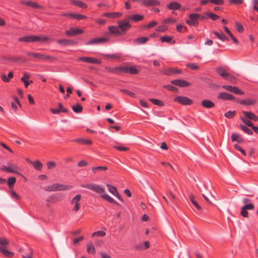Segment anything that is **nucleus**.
Wrapping results in <instances>:
<instances>
[{"mask_svg": "<svg viewBox=\"0 0 258 258\" xmlns=\"http://www.w3.org/2000/svg\"><path fill=\"white\" fill-rule=\"evenodd\" d=\"M218 98L223 100H233L235 99V97L226 92H221L219 94Z\"/></svg>", "mask_w": 258, "mask_h": 258, "instance_id": "14", "label": "nucleus"}, {"mask_svg": "<svg viewBox=\"0 0 258 258\" xmlns=\"http://www.w3.org/2000/svg\"><path fill=\"white\" fill-rule=\"evenodd\" d=\"M235 115V111H228L224 114V116L228 118H232Z\"/></svg>", "mask_w": 258, "mask_h": 258, "instance_id": "53", "label": "nucleus"}, {"mask_svg": "<svg viewBox=\"0 0 258 258\" xmlns=\"http://www.w3.org/2000/svg\"><path fill=\"white\" fill-rule=\"evenodd\" d=\"M149 101L158 106H163L164 105V103L162 101L157 99L150 98Z\"/></svg>", "mask_w": 258, "mask_h": 258, "instance_id": "43", "label": "nucleus"}, {"mask_svg": "<svg viewBox=\"0 0 258 258\" xmlns=\"http://www.w3.org/2000/svg\"><path fill=\"white\" fill-rule=\"evenodd\" d=\"M186 66L193 70H196L198 69V66L195 63H189L187 64Z\"/></svg>", "mask_w": 258, "mask_h": 258, "instance_id": "60", "label": "nucleus"}, {"mask_svg": "<svg viewBox=\"0 0 258 258\" xmlns=\"http://www.w3.org/2000/svg\"><path fill=\"white\" fill-rule=\"evenodd\" d=\"M240 127L241 130H242L245 133H247L248 135H252L253 132H252V131L250 129H249L248 127H247L246 126L241 124L240 125Z\"/></svg>", "mask_w": 258, "mask_h": 258, "instance_id": "48", "label": "nucleus"}, {"mask_svg": "<svg viewBox=\"0 0 258 258\" xmlns=\"http://www.w3.org/2000/svg\"><path fill=\"white\" fill-rule=\"evenodd\" d=\"M47 40L48 38L46 36H39L34 35L25 36L18 39L19 41L25 42H35L39 41L44 42L47 41Z\"/></svg>", "mask_w": 258, "mask_h": 258, "instance_id": "1", "label": "nucleus"}, {"mask_svg": "<svg viewBox=\"0 0 258 258\" xmlns=\"http://www.w3.org/2000/svg\"><path fill=\"white\" fill-rule=\"evenodd\" d=\"M120 91L127 94V95L132 97H135L136 95L134 93L124 89H120Z\"/></svg>", "mask_w": 258, "mask_h": 258, "instance_id": "51", "label": "nucleus"}, {"mask_svg": "<svg viewBox=\"0 0 258 258\" xmlns=\"http://www.w3.org/2000/svg\"><path fill=\"white\" fill-rule=\"evenodd\" d=\"M0 251L6 256L7 257H12L14 254L9 251V250L6 249L5 248L0 246Z\"/></svg>", "mask_w": 258, "mask_h": 258, "instance_id": "42", "label": "nucleus"}, {"mask_svg": "<svg viewBox=\"0 0 258 258\" xmlns=\"http://www.w3.org/2000/svg\"><path fill=\"white\" fill-rule=\"evenodd\" d=\"M21 4L35 9H40L41 6L35 2L30 1H22Z\"/></svg>", "mask_w": 258, "mask_h": 258, "instance_id": "19", "label": "nucleus"}, {"mask_svg": "<svg viewBox=\"0 0 258 258\" xmlns=\"http://www.w3.org/2000/svg\"><path fill=\"white\" fill-rule=\"evenodd\" d=\"M233 93L238 95L244 94V92L240 90L238 87L235 86L234 87Z\"/></svg>", "mask_w": 258, "mask_h": 258, "instance_id": "58", "label": "nucleus"}, {"mask_svg": "<svg viewBox=\"0 0 258 258\" xmlns=\"http://www.w3.org/2000/svg\"><path fill=\"white\" fill-rule=\"evenodd\" d=\"M78 60L79 61L92 64H98L100 63L99 61L97 59L92 57L82 56L79 57L78 58Z\"/></svg>", "mask_w": 258, "mask_h": 258, "instance_id": "12", "label": "nucleus"}, {"mask_svg": "<svg viewBox=\"0 0 258 258\" xmlns=\"http://www.w3.org/2000/svg\"><path fill=\"white\" fill-rule=\"evenodd\" d=\"M171 83L175 86L181 87H187L190 85L189 83H188V82H187L185 80H181V79H177V80H172L171 82Z\"/></svg>", "mask_w": 258, "mask_h": 258, "instance_id": "13", "label": "nucleus"}, {"mask_svg": "<svg viewBox=\"0 0 258 258\" xmlns=\"http://www.w3.org/2000/svg\"><path fill=\"white\" fill-rule=\"evenodd\" d=\"M202 105L206 108H211L215 105L214 103L209 100H204L201 102Z\"/></svg>", "mask_w": 258, "mask_h": 258, "instance_id": "23", "label": "nucleus"}, {"mask_svg": "<svg viewBox=\"0 0 258 258\" xmlns=\"http://www.w3.org/2000/svg\"><path fill=\"white\" fill-rule=\"evenodd\" d=\"M113 148L120 151H125L128 150V148L121 146H114Z\"/></svg>", "mask_w": 258, "mask_h": 258, "instance_id": "59", "label": "nucleus"}, {"mask_svg": "<svg viewBox=\"0 0 258 258\" xmlns=\"http://www.w3.org/2000/svg\"><path fill=\"white\" fill-rule=\"evenodd\" d=\"M172 39V37L168 36H163L160 38V40L162 42L169 43Z\"/></svg>", "mask_w": 258, "mask_h": 258, "instance_id": "52", "label": "nucleus"}, {"mask_svg": "<svg viewBox=\"0 0 258 258\" xmlns=\"http://www.w3.org/2000/svg\"><path fill=\"white\" fill-rule=\"evenodd\" d=\"M106 185L107 187L108 190L111 194H112L113 196L115 195V194H117V190L115 186L108 183L106 184Z\"/></svg>", "mask_w": 258, "mask_h": 258, "instance_id": "37", "label": "nucleus"}, {"mask_svg": "<svg viewBox=\"0 0 258 258\" xmlns=\"http://www.w3.org/2000/svg\"><path fill=\"white\" fill-rule=\"evenodd\" d=\"M231 140L232 142H237L239 143H242L243 141L242 137L236 133L232 134Z\"/></svg>", "mask_w": 258, "mask_h": 258, "instance_id": "30", "label": "nucleus"}, {"mask_svg": "<svg viewBox=\"0 0 258 258\" xmlns=\"http://www.w3.org/2000/svg\"><path fill=\"white\" fill-rule=\"evenodd\" d=\"M160 72L166 76H171L173 75V68H166L163 70H160Z\"/></svg>", "mask_w": 258, "mask_h": 258, "instance_id": "36", "label": "nucleus"}, {"mask_svg": "<svg viewBox=\"0 0 258 258\" xmlns=\"http://www.w3.org/2000/svg\"><path fill=\"white\" fill-rule=\"evenodd\" d=\"M206 15L213 21H215L219 18L218 15L213 13H206Z\"/></svg>", "mask_w": 258, "mask_h": 258, "instance_id": "54", "label": "nucleus"}, {"mask_svg": "<svg viewBox=\"0 0 258 258\" xmlns=\"http://www.w3.org/2000/svg\"><path fill=\"white\" fill-rule=\"evenodd\" d=\"M217 73L224 79L230 81L232 83H234L235 79L228 73L225 69L222 68H218L217 69Z\"/></svg>", "mask_w": 258, "mask_h": 258, "instance_id": "7", "label": "nucleus"}, {"mask_svg": "<svg viewBox=\"0 0 258 258\" xmlns=\"http://www.w3.org/2000/svg\"><path fill=\"white\" fill-rule=\"evenodd\" d=\"M57 43L62 46H67L73 44V41L65 39L57 40Z\"/></svg>", "mask_w": 258, "mask_h": 258, "instance_id": "32", "label": "nucleus"}, {"mask_svg": "<svg viewBox=\"0 0 258 258\" xmlns=\"http://www.w3.org/2000/svg\"><path fill=\"white\" fill-rule=\"evenodd\" d=\"M13 78V73L12 72H10L8 74V75L7 76L6 74H4L1 75V79L2 81L4 82L8 83L10 81L11 79Z\"/></svg>", "mask_w": 258, "mask_h": 258, "instance_id": "25", "label": "nucleus"}, {"mask_svg": "<svg viewBox=\"0 0 258 258\" xmlns=\"http://www.w3.org/2000/svg\"><path fill=\"white\" fill-rule=\"evenodd\" d=\"M126 66H119L115 67V74H118L121 73H125Z\"/></svg>", "mask_w": 258, "mask_h": 258, "instance_id": "40", "label": "nucleus"}, {"mask_svg": "<svg viewBox=\"0 0 258 258\" xmlns=\"http://www.w3.org/2000/svg\"><path fill=\"white\" fill-rule=\"evenodd\" d=\"M109 41V38L106 37H97L87 42L86 45L96 44L106 42Z\"/></svg>", "mask_w": 258, "mask_h": 258, "instance_id": "11", "label": "nucleus"}, {"mask_svg": "<svg viewBox=\"0 0 258 258\" xmlns=\"http://www.w3.org/2000/svg\"><path fill=\"white\" fill-rule=\"evenodd\" d=\"M0 170L3 171H6L7 172H13L9 167L8 165L5 166V165H2L0 167Z\"/></svg>", "mask_w": 258, "mask_h": 258, "instance_id": "61", "label": "nucleus"}, {"mask_svg": "<svg viewBox=\"0 0 258 258\" xmlns=\"http://www.w3.org/2000/svg\"><path fill=\"white\" fill-rule=\"evenodd\" d=\"M81 187L92 190L97 194H103L105 192V190L104 188H103L100 185L96 184L94 183L82 184L81 185Z\"/></svg>", "mask_w": 258, "mask_h": 258, "instance_id": "2", "label": "nucleus"}, {"mask_svg": "<svg viewBox=\"0 0 258 258\" xmlns=\"http://www.w3.org/2000/svg\"><path fill=\"white\" fill-rule=\"evenodd\" d=\"M234 87L230 85H223L222 87L229 92H233Z\"/></svg>", "mask_w": 258, "mask_h": 258, "instance_id": "63", "label": "nucleus"}, {"mask_svg": "<svg viewBox=\"0 0 258 258\" xmlns=\"http://www.w3.org/2000/svg\"><path fill=\"white\" fill-rule=\"evenodd\" d=\"M14 100L15 102H11V107L12 109L16 111L17 109V106L16 103H17L20 107H21L22 105L17 97H14Z\"/></svg>", "mask_w": 258, "mask_h": 258, "instance_id": "39", "label": "nucleus"}, {"mask_svg": "<svg viewBox=\"0 0 258 258\" xmlns=\"http://www.w3.org/2000/svg\"><path fill=\"white\" fill-rule=\"evenodd\" d=\"M70 17L78 20H81L82 19H86L87 18L86 16L85 15L74 13H72V14H70Z\"/></svg>", "mask_w": 258, "mask_h": 258, "instance_id": "41", "label": "nucleus"}, {"mask_svg": "<svg viewBox=\"0 0 258 258\" xmlns=\"http://www.w3.org/2000/svg\"><path fill=\"white\" fill-rule=\"evenodd\" d=\"M108 168L107 166H97V167H94L92 168V171L94 173H96L97 171H105L107 170Z\"/></svg>", "mask_w": 258, "mask_h": 258, "instance_id": "45", "label": "nucleus"}, {"mask_svg": "<svg viewBox=\"0 0 258 258\" xmlns=\"http://www.w3.org/2000/svg\"><path fill=\"white\" fill-rule=\"evenodd\" d=\"M87 251L89 254H94L95 253V248L92 243H89L87 246Z\"/></svg>", "mask_w": 258, "mask_h": 258, "instance_id": "38", "label": "nucleus"}, {"mask_svg": "<svg viewBox=\"0 0 258 258\" xmlns=\"http://www.w3.org/2000/svg\"><path fill=\"white\" fill-rule=\"evenodd\" d=\"M190 201L193 205L199 210L201 209V207L199 206L198 203L195 201V198L192 196H190L189 197Z\"/></svg>", "mask_w": 258, "mask_h": 258, "instance_id": "49", "label": "nucleus"}, {"mask_svg": "<svg viewBox=\"0 0 258 258\" xmlns=\"http://www.w3.org/2000/svg\"><path fill=\"white\" fill-rule=\"evenodd\" d=\"M58 108H51L50 111L55 114H57L60 112H68V110L67 108L63 107L62 104L60 103H58Z\"/></svg>", "mask_w": 258, "mask_h": 258, "instance_id": "16", "label": "nucleus"}, {"mask_svg": "<svg viewBox=\"0 0 258 258\" xmlns=\"http://www.w3.org/2000/svg\"><path fill=\"white\" fill-rule=\"evenodd\" d=\"M72 3L75 5L82 8H86L87 7V5L82 1H74Z\"/></svg>", "mask_w": 258, "mask_h": 258, "instance_id": "44", "label": "nucleus"}, {"mask_svg": "<svg viewBox=\"0 0 258 258\" xmlns=\"http://www.w3.org/2000/svg\"><path fill=\"white\" fill-rule=\"evenodd\" d=\"M163 87L169 91L173 92H176L178 90L177 88L174 87L171 85H165L163 86Z\"/></svg>", "mask_w": 258, "mask_h": 258, "instance_id": "50", "label": "nucleus"}, {"mask_svg": "<svg viewBox=\"0 0 258 258\" xmlns=\"http://www.w3.org/2000/svg\"><path fill=\"white\" fill-rule=\"evenodd\" d=\"M73 110L76 113H80L82 111L83 107L80 104H77L72 107Z\"/></svg>", "mask_w": 258, "mask_h": 258, "instance_id": "47", "label": "nucleus"}, {"mask_svg": "<svg viewBox=\"0 0 258 258\" xmlns=\"http://www.w3.org/2000/svg\"><path fill=\"white\" fill-rule=\"evenodd\" d=\"M103 194H104L101 195L100 196V197L102 198H103V199L106 200L107 201H108L111 203H113V204H117V205L118 204L112 198H111L110 196H109L107 194H105V192L103 193Z\"/></svg>", "mask_w": 258, "mask_h": 258, "instance_id": "33", "label": "nucleus"}, {"mask_svg": "<svg viewBox=\"0 0 258 258\" xmlns=\"http://www.w3.org/2000/svg\"><path fill=\"white\" fill-rule=\"evenodd\" d=\"M73 142H77L81 144L91 145L92 142L91 140L84 139L83 138H78L73 140Z\"/></svg>", "mask_w": 258, "mask_h": 258, "instance_id": "26", "label": "nucleus"}, {"mask_svg": "<svg viewBox=\"0 0 258 258\" xmlns=\"http://www.w3.org/2000/svg\"><path fill=\"white\" fill-rule=\"evenodd\" d=\"M118 27L122 32L124 33L131 27V25L128 22V20L127 19L124 20H121L118 22Z\"/></svg>", "mask_w": 258, "mask_h": 258, "instance_id": "9", "label": "nucleus"}, {"mask_svg": "<svg viewBox=\"0 0 258 258\" xmlns=\"http://www.w3.org/2000/svg\"><path fill=\"white\" fill-rule=\"evenodd\" d=\"M106 235V233L103 231H98L92 234V236L97 235L98 236L103 237Z\"/></svg>", "mask_w": 258, "mask_h": 258, "instance_id": "55", "label": "nucleus"}, {"mask_svg": "<svg viewBox=\"0 0 258 258\" xmlns=\"http://www.w3.org/2000/svg\"><path fill=\"white\" fill-rule=\"evenodd\" d=\"M167 8L170 10H177L181 8V5L176 2H172L167 5Z\"/></svg>", "mask_w": 258, "mask_h": 258, "instance_id": "21", "label": "nucleus"}, {"mask_svg": "<svg viewBox=\"0 0 258 258\" xmlns=\"http://www.w3.org/2000/svg\"><path fill=\"white\" fill-rule=\"evenodd\" d=\"M108 29H109L110 33L111 34H116V35L121 34V32L119 30V28L118 26L116 27V26H111L108 28Z\"/></svg>", "mask_w": 258, "mask_h": 258, "instance_id": "31", "label": "nucleus"}, {"mask_svg": "<svg viewBox=\"0 0 258 258\" xmlns=\"http://www.w3.org/2000/svg\"><path fill=\"white\" fill-rule=\"evenodd\" d=\"M142 4L145 6H155L160 4V2L157 0H143Z\"/></svg>", "mask_w": 258, "mask_h": 258, "instance_id": "18", "label": "nucleus"}, {"mask_svg": "<svg viewBox=\"0 0 258 258\" xmlns=\"http://www.w3.org/2000/svg\"><path fill=\"white\" fill-rule=\"evenodd\" d=\"M46 165L48 169H51L56 166V164L53 161H49L47 162Z\"/></svg>", "mask_w": 258, "mask_h": 258, "instance_id": "57", "label": "nucleus"}, {"mask_svg": "<svg viewBox=\"0 0 258 258\" xmlns=\"http://www.w3.org/2000/svg\"><path fill=\"white\" fill-rule=\"evenodd\" d=\"M242 113L248 119L252 120L253 121H258V116L255 115L253 113L246 111H243Z\"/></svg>", "mask_w": 258, "mask_h": 258, "instance_id": "20", "label": "nucleus"}, {"mask_svg": "<svg viewBox=\"0 0 258 258\" xmlns=\"http://www.w3.org/2000/svg\"><path fill=\"white\" fill-rule=\"evenodd\" d=\"M200 17L199 14H191L189 15V19L186 21V23L190 26L197 27L199 25L198 20Z\"/></svg>", "mask_w": 258, "mask_h": 258, "instance_id": "4", "label": "nucleus"}, {"mask_svg": "<svg viewBox=\"0 0 258 258\" xmlns=\"http://www.w3.org/2000/svg\"><path fill=\"white\" fill-rule=\"evenodd\" d=\"M234 147L237 150L240 151L243 155H246L245 151L243 149H242L239 145H238L237 144H235L234 145Z\"/></svg>", "mask_w": 258, "mask_h": 258, "instance_id": "62", "label": "nucleus"}, {"mask_svg": "<svg viewBox=\"0 0 258 258\" xmlns=\"http://www.w3.org/2000/svg\"><path fill=\"white\" fill-rule=\"evenodd\" d=\"M16 181V178L14 177H10L8 180V185L10 188L13 187L15 182Z\"/></svg>", "mask_w": 258, "mask_h": 258, "instance_id": "46", "label": "nucleus"}, {"mask_svg": "<svg viewBox=\"0 0 258 258\" xmlns=\"http://www.w3.org/2000/svg\"><path fill=\"white\" fill-rule=\"evenodd\" d=\"M69 189L68 185L61 184L59 183H54L52 185L45 186L44 189L49 191H55L60 190H66Z\"/></svg>", "mask_w": 258, "mask_h": 258, "instance_id": "3", "label": "nucleus"}, {"mask_svg": "<svg viewBox=\"0 0 258 258\" xmlns=\"http://www.w3.org/2000/svg\"><path fill=\"white\" fill-rule=\"evenodd\" d=\"M83 33V31L78 28H72L70 30L66 31V34L68 36H74Z\"/></svg>", "mask_w": 258, "mask_h": 258, "instance_id": "15", "label": "nucleus"}, {"mask_svg": "<svg viewBox=\"0 0 258 258\" xmlns=\"http://www.w3.org/2000/svg\"><path fill=\"white\" fill-rule=\"evenodd\" d=\"M82 196L80 194L77 195L71 201L70 203L72 205H74L72 209V211L75 212L78 211L81 208L80 202L81 200Z\"/></svg>", "mask_w": 258, "mask_h": 258, "instance_id": "6", "label": "nucleus"}, {"mask_svg": "<svg viewBox=\"0 0 258 258\" xmlns=\"http://www.w3.org/2000/svg\"><path fill=\"white\" fill-rule=\"evenodd\" d=\"M126 72H125V73H129L132 75H136L139 73V70L137 69V66L126 67Z\"/></svg>", "mask_w": 258, "mask_h": 258, "instance_id": "28", "label": "nucleus"}, {"mask_svg": "<svg viewBox=\"0 0 258 258\" xmlns=\"http://www.w3.org/2000/svg\"><path fill=\"white\" fill-rule=\"evenodd\" d=\"M122 14L120 12H114V13H104L103 15L108 18H116L120 17Z\"/></svg>", "mask_w": 258, "mask_h": 258, "instance_id": "22", "label": "nucleus"}, {"mask_svg": "<svg viewBox=\"0 0 258 258\" xmlns=\"http://www.w3.org/2000/svg\"><path fill=\"white\" fill-rule=\"evenodd\" d=\"M254 208V205L252 203L249 204L244 205V206L241 208L240 214L241 215L245 218L248 217V213L247 210H252Z\"/></svg>", "mask_w": 258, "mask_h": 258, "instance_id": "8", "label": "nucleus"}, {"mask_svg": "<svg viewBox=\"0 0 258 258\" xmlns=\"http://www.w3.org/2000/svg\"><path fill=\"white\" fill-rule=\"evenodd\" d=\"M256 102V101L255 99H247L245 100H241L240 101L239 103L240 104L242 105H252L254 104H255Z\"/></svg>", "mask_w": 258, "mask_h": 258, "instance_id": "24", "label": "nucleus"}, {"mask_svg": "<svg viewBox=\"0 0 258 258\" xmlns=\"http://www.w3.org/2000/svg\"><path fill=\"white\" fill-rule=\"evenodd\" d=\"M241 120L247 126L252 127L253 126V123L248 119H246L243 117L241 118Z\"/></svg>", "mask_w": 258, "mask_h": 258, "instance_id": "56", "label": "nucleus"}, {"mask_svg": "<svg viewBox=\"0 0 258 258\" xmlns=\"http://www.w3.org/2000/svg\"><path fill=\"white\" fill-rule=\"evenodd\" d=\"M174 101L184 105H190L192 102L191 99L184 96H177L174 99Z\"/></svg>", "mask_w": 258, "mask_h": 258, "instance_id": "10", "label": "nucleus"}, {"mask_svg": "<svg viewBox=\"0 0 258 258\" xmlns=\"http://www.w3.org/2000/svg\"><path fill=\"white\" fill-rule=\"evenodd\" d=\"M26 54L28 56L42 60H49L51 58L50 56L42 53H37L28 51L26 52Z\"/></svg>", "mask_w": 258, "mask_h": 258, "instance_id": "5", "label": "nucleus"}, {"mask_svg": "<svg viewBox=\"0 0 258 258\" xmlns=\"http://www.w3.org/2000/svg\"><path fill=\"white\" fill-rule=\"evenodd\" d=\"M213 33L217 37L218 39L222 41H229V39L227 37L223 32H218L217 31H214Z\"/></svg>", "mask_w": 258, "mask_h": 258, "instance_id": "27", "label": "nucleus"}, {"mask_svg": "<svg viewBox=\"0 0 258 258\" xmlns=\"http://www.w3.org/2000/svg\"><path fill=\"white\" fill-rule=\"evenodd\" d=\"M32 250L30 249L27 254L23 255V258H32Z\"/></svg>", "mask_w": 258, "mask_h": 258, "instance_id": "64", "label": "nucleus"}, {"mask_svg": "<svg viewBox=\"0 0 258 258\" xmlns=\"http://www.w3.org/2000/svg\"><path fill=\"white\" fill-rule=\"evenodd\" d=\"M144 18V16L142 15H140L139 14H135L133 16H129L128 17V20H132L135 22H138L141 21Z\"/></svg>", "mask_w": 258, "mask_h": 258, "instance_id": "34", "label": "nucleus"}, {"mask_svg": "<svg viewBox=\"0 0 258 258\" xmlns=\"http://www.w3.org/2000/svg\"><path fill=\"white\" fill-rule=\"evenodd\" d=\"M8 167L14 172H9V173H16L22 176V175L19 172L21 171V169L16 164H12L10 162L7 163Z\"/></svg>", "mask_w": 258, "mask_h": 258, "instance_id": "17", "label": "nucleus"}, {"mask_svg": "<svg viewBox=\"0 0 258 258\" xmlns=\"http://www.w3.org/2000/svg\"><path fill=\"white\" fill-rule=\"evenodd\" d=\"M148 40L149 38L147 37H140L135 39L134 40V42L135 44L137 45L143 44L145 43Z\"/></svg>", "mask_w": 258, "mask_h": 258, "instance_id": "29", "label": "nucleus"}, {"mask_svg": "<svg viewBox=\"0 0 258 258\" xmlns=\"http://www.w3.org/2000/svg\"><path fill=\"white\" fill-rule=\"evenodd\" d=\"M31 164H32L34 168L37 170H41L43 166L42 163L39 160L31 162Z\"/></svg>", "mask_w": 258, "mask_h": 258, "instance_id": "35", "label": "nucleus"}]
</instances>
